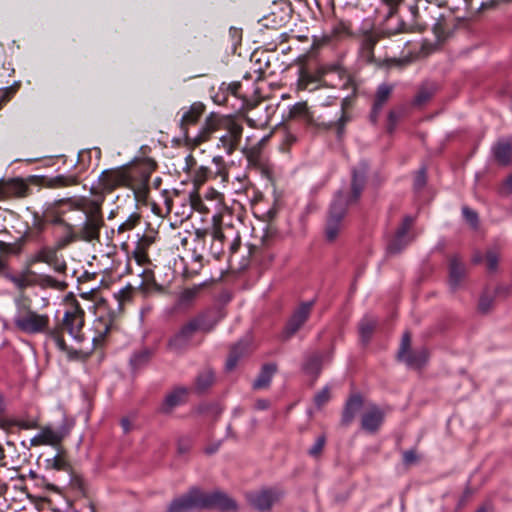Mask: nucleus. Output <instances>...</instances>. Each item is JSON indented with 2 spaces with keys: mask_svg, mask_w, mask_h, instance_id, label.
<instances>
[{
  "mask_svg": "<svg viewBox=\"0 0 512 512\" xmlns=\"http://www.w3.org/2000/svg\"><path fill=\"white\" fill-rule=\"evenodd\" d=\"M103 197L99 199L65 198L55 202V205H68V211L72 216L71 221L79 222L74 224L81 241L92 242L98 240L100 231L104 226L102 212Z\"/></svg>",
  "mask_w": 512,
  "mask_h": 512,
  "instance_id": "obj_1",
  "label": "nucleus"
},
{
  "mask_svg": "<svg viewBox=\"0 0 512 512\" xmlns=\"http://www.w3.org/2000/svg\"><path fill=\"white\" fill-rule=\"evenodd\" d=\"M152 171L153 167L148 164L120 166L102 171L97 181V188L102 194L100 198L118 188L131 189L136 196L144 195Z\"/></svg>",
  "mask_w": 512,
  "mask_h": 512,
  "instance_id": "obj_2",
  "label": "nucleus"
},
{
  "mask_svg": "<svg viewBox=\"0 0 512 512\" xmlns=\"http://www.w3.org/2000/svg\"><path fill=\"white\" fill-rule=\"evenodd\" d=\"M16 312L13 324L22 333L35 335L45 333L59 350L68 352V347L61 334V328H49L50 318L47 314H39L32 309L31 301L25 296L15 299Z\"/></svg>",
  "mask_w": 512,
  "mask_h": 512,
  "instance_id": "obj_3",
  "label": "nucleus"
},
{
  "mask_svg": "<svg viewBox=\"0 0 512 512\" xmlns=\"http://www.w3.org/2000/svg\"><path fill=\"white\" fill-rule=\"evenodd\" d=\"M366 177L364 173L353 171L351 186L348 192L339 191L330 207L329 217L325 229V237L329 242L337 239L343 229V219L347 210L356 205L365 187Z\"/></svg>",
  "mask_w": 512,
  "mask_h": 512,
  "instance_id": "obj_4",
  "label": "nucleus"
},
{
  "mask_svg": "<svg viewBox=\"0 0 512 512\" xmlns=\"http://www.w3.org/2000/svg\"><path fill=\"white\" fill-rule=\"evenodd\" d=\"M224 317L218 308L207 309L183 324L179 330L169 338L167 348L170 352L183 354L191 345L194 335L198 332L209 333Z\"/></svg>",
  "mask_w": 512,
  "mask_h": 512,
  "instance_id": "obj_5",
  "label": "nucleus"
},
{
  "mask_svg": "<svg viewBox=\"0 0 512 512\" xmlns=\"http://www.w3.org/2000/svg\"><path fill=\"white\" fill-rule=\"evenodd\" d=\"M472 2H452V5L444 8L445 11L438 14L434 24V33L438 41L444 40L447 35L462 21L473 19L483 9L493 8L496 2H481L476 8Z\"/></svg>",
  "mask_w": 512,
  "mask_h": 512,
  "instance_id": "obj_6",
  "label": "nucleus"
},
{
  "mask_svg": "<svg viewBox=\"0 0 512 512\" xmlns=\"http://www.w3.org/2000/svg\"><path fill=\"white\" fill-rule=\"evenodd\" d=\"M241 246V235L234 226L225 224L213 228L209 234V247L207 256L219 259L228 250L229 258H232Z\"/></svg>",
  "mask_w": 512,
  "mask_h": 512,
  "instance_id": "obj_7",
  "label": "nucleus"
},
{
  "mask_svg": "<svg viewBox=\"0 0 512 512\" xmlns=\"http://www.w3.org/2000/svg\"><path fill=\"white\" fill-rule=\"evenodd\" d=\"M85 312L81 308L78 301L72 300L68 309L65 311L62 323L55 328H61V334L66 330L69 335L77 342L84 340L83 327H84Z\"/></svg>",
  "mask_w": 512,
  "mask_h": 512,
  "instance_id": "obj_8",
  "label": "nucleus"
},
{
  "mask_svg": "<svg viewBox=\"0 0 512 512\" xmlns=\"http://www.w3.org/2000/svg\"><path fill=\"white\" fill-rule=\"evenodd\" d=\"M220 130L225 133L219 137L218 148H222L228 155H232L237 149L243 133V126L232 117L222 116Z\"/></svg>",
  "mask_w": 512,
  "mask_h": 512,
  "instance_id": "obj_9",
  "label": "nucleus"
},
{
  "mask_svg": "<svg viewBox=\"0 0 512 512\" xmlns=\"http://www.w3.org/2000/svg\"><path fill=\"white\" fill-rule=\"evenodd\" d=\"M59 250L61 249L58 248L55 243L52 246L42 245L27 258V266L30 267L38 263H45L52 267L55 272L65 273L67 270V264L63 259L59 258Z\"/></svg>",
  "mask_w": 512,
  "mask_h": 512,
  "instance_id": "obj_10",
  "label": "nucleus"
},
{
  "mask_svg": "<svg viewBox=\"0 0 512 512\" xmlns=\"http://www.w3.org/2000/svg\"><path fill=\"white\" fill-rule=\"evenodd\" d=\"M202 509H218L222 512H236V501L221 491L204 492L201 490Z\"/></svg>",
  "mask_w": 512,
  "mask_h": 512,
  "instance_id": "obj_11",
  "label": "nucleus"
},
{
  "mask_svg": "<svg viewBox=\"0 0 512 512\" xmlns=\"http://www.w3.org/2000/svg\"><path fill=\"white\" fill-rule=\"evenodd\" d=\"M202 509L201 489L192 487L185 494L173 499L166 512H189Z\"/></svg>",
  "mask_w": 512,
  "mask_h": 512,
  "instance_id": "obj_12",
  "label": "nucleus"
},
{
  "mask_svg": "<svg viewBox=\"0 0 512 512\" xmlns=\"http://www.w3.org/2000/svg\"><path fill=\"white\" fill-rule=\"evenodd\" d=\"M282 493L276 489H262L246 495L249 505L259 512H268L280 500Z\"/></svg>",
  "mask_w": 512,
  "mask_h": 512,
  "instance_id": "obj_13",
  "label": "nucleus"
},
{
  "mask_svg": "<svg viewBox=\"0 0 512 512\" xmlns=\"http://www.w3.org/2000/svg\"><path fill=\"white\" fill-rule=\"evenodd\" d=\"M137 241L134 248L130 252V256L140 266H144L150 263L148 251L150 247L155 243L157 232L153 229H149L144 233H137Z\"/></svg>",
  "mask_w": 512,
  "mask_h": 512,
  "instance_id": "obj_14",
  "label": "nucleus"
},
{
  "mask_svg": "<svg viewBox=\"0 0 512 512\" xmlns=\"http://www.w3.org/2000/svg\"><path fill=\"white\" fill-rule=\"evenodd\" d=\"M384 418L383 410L371 404L361 416V428L367 433L375 434L383 424Z\"/></svg>",
  "mask_w": 512,
  "mask_h": 512,
  "instance_id": "obj_15",
  "label": "nucleus"
},
{
  "mask_svg": "<svg viewBox=\"0 0 512 512\" xmlns=\"http://www.w3.org/2000/svg\"><path fill=\"white\" fill-rule=\"evenodd\" d=\"M188 394L189 389L187 387L178 386L173 388L166 394L163 402L158 408V412L165 415L170 414L176 407L187 401Z\"/></svg>",
  "mask_w": 512,
  "mask_h": 512,
  "instance_id": "obj_16",
  "label": "nucleus"
},
{
  "mask_svg": "<svg viewBox=\"0 0 512 512\" xmlns=\"http://www.w3.org/2000/svg\"><path fill=\"white\" fill-rule=\"evenodd\" d=\"M66 432L63 429H54L51 426L42 427L30 440L31 446L50 445L58 446L65 438Z\"/></svg>",
  "mask_w": 512,
  "mask_h": 512,
  "instance_id": "obj_17",
  "label": "nucleus"
},
{
  "mask_svg": "<svg viewBox=\"0 0 512 512\" xmlns=\"http://www.w3.org/2000/svg\"><path fill=\"white\" fill-rule=\"evenodd\" d=\"M313 305L314 301L304 302L295 310L285 327L286 337H291L304 325L309 318Z\"/></svg>",
  "mask_w": 512,
  "mask_h": 512,
  "instance_id": "obj_18",
  "label": "nucleus"
},
{
  "mask_svg": "<svg viewBox=\"0 0 512 512\" xmlns=\"http://www.w3.org/2000/svg\"><path fill=\"white\" fill-rule=\"evenodd\" d=\"M221 120L222 116L214 113L210 114L206 118L205 123L199 132L194 137H190L189 139L192 140L196 146L208 141L214 132L220 130Z\"/></svg>",
  "mask_w": 512,
  "mask_h": 512,
  "instance_id": "obj_19",
  "label": "nucleus"
},
{
  "mask_svg": "<svg viewBox=\"0 0 512 512\" xmlns=\"http://www.w3.org/2000/svg\"><path fill=\"white\" fill-rule=\"evenodd\" d=\"M37 184L50 188L59 189L79 184V178L74 174H60L56 176H41L36 181Z\"/></svg>",
  "mask_w": 512,
  "mask_h": 512,
  "instance_id": "obj_20",
  "label": "nucleus"
},
{
  "mask_svg": "<svg viewBox=\"0 0 512 512\" xmlns=\"http://www.w3.org/2000/svg\"><path fill=\"white\" fill-rule=\"evenodd\" d=\"M5 200L21 199L31 194L28 183L21 178H13L4 181Z\"/></svg>",
  "mask_w": 512,
  "mask_h": 512,
  "instance_id": "obj_21",
  "label": "nucleus"
},
{
  "mask_svg": "<svg viewBox=\"0 0 512 512\" xmlns=\"http://www.w3.org/2000/svg\"><path fill=\"white\" fill-rule=\"evenodd\" d=\"M363 407V398L359 394H354L348 398L343 408L342 417H341V425L349 426L356 415L361 411Z\"/></svg>",
  "mask_w": 512,
  "mask_h": 512,
  "instance_id": "obj_22",
  "label": "nucleus"
},
{
  "mask_svg": "<svg viewBox=\"0 0 512 512\" xmlns=\"http://www.w3.org/2000/svg\"><path fill=\"white\" fill-rule=\"evenodd\" d=\"M205 111V106L200 102L193 103L188 109L183 111L180 126L185 132L186 138H190L188 133V126L194 125L200 119Z\"/></svg>",
  "mask_w": 512,
  "mask_h": 512,
  "instance_id": "obj_23",
  "label": "nucleus"
},
{
  "mask_svg": "<svg viewBox=\"0 0 512 512\" xmlns=\"http://www.w3.org/2000/svg\"><path fill=\"white\" fill-rule=\"evenodd\" d=\"M176 204H179L181 207L175 211V214L183 218H189L194 209H199L201 199L196 192H189L188 194H183Z\"/></svg>",
  "mask_w": 512,
  "mask_h": 512,
  "instance_id": "obj_24",
  "label": "nucleus"
},
{
  "mask_svg": "<svg viewBox=\"0 0 512 512\" xmlns=\"http://www.w3.org/2000/svg\"><path fill=\"white\" fill-rule=\"evenodd\" d=\"M7 279L19 290H25L37 285L36 274L29 268L16 274H9Z\"/></svg>",
  "mask_w": 512,
  "mask_h": 512,
  "instance_id": "obj_25",
  "label": "nucleus"
},
{
  "mask_svg": "<svg viewBox=\"0 0 512 512\" xmlns=\"http://www.w3.org/2000/svg\"><path fill=\"white\" fill-rule=\"evenodd\" d=\"M465 275V265L457 256L452 257L449 263V285L452 290L459 288Z\"/></svg>",
  "mask_w": 512,
  "mask_h": 512,
  "instance_id": "obj_26",
  "label": "nucleus"
},
{
  "mask_svg": "<svg viewBox=\"0 0 512 512\" xmlns=\"http://www.w3.org/2000/svg\"><path fill=\"white\" fill-rule=\"evenodd\" d=\"M46 220L39 213H33L31 226L24 232L22 237L27 241L41 240L42 233L46 228Z\"/></svg>",
  "mask_w": 512,
  "mask_h": 512,
  "instance_id": "obj_27",
  "label": "nucleus"
},
{
  "mask_svg": "<svg viewBox=\"0 0 512 512\" xmlns=\"http://www.w3.org/2000/svg\"><path fill=\"white\" fill-rule=\"evenodd\" d=\"M496 161L503 166L510 164L512 159V143L509 139H500L493 146Z\"/></svg>",
  "mask_w": 512,
  "mask_h": 512,
  "instance_id": "obj_28",
  "label": "nucleus"
},
{
  "mask_svg": "<svg viewBox=\"0 0 512 512\" xmlns=\"http://www.w3.org/2000/svg\"><path fill=\"white\" fill-rule=\"evenodd\" d=\"M392 90H393L392 85H389L386 83L379 85L377 92H376L372 112H371V120L373 122H376L377 117H378L379 113L381 112L383 105L389 99V97L392 93Z\"/></svg>",
  "mask_w": 512,
  "mask_h": 512,
  "instance_id": "obj_29",
  "label": "nucleus"
},
{
  "mask_svg": "<svg viewBox=\"0 0 512 512\" xmlns=\"http://www.w3.org/2000/svg\"><path fill=\"white\" fill-rule=\"evenodd\" d=\"M111 320L104 317H99L94 320L92 326V342L95 347L101 345L111 329Z\"/></svg>",
  "mask_w": 512,
  "mask_h": 512,
  "instance_id": "obj_30",
  "label": "nucleus"
},
{
  "mask_svg": "<svg viewBox=\"0 0 512 512\" xmlns=\"http://www.w3.org/2000/svg\"><path fill=\"white\" fill-rule=\"evenodd\" d=\"M413 222H414L413 217H411V216L404 217L401 226L396 231L394 239L388 244L387 250L390 253H398L403 249V246L397 245L398 240H401L407 236Z\"/></svg>",
  "mask_w": 512,
  "mask_h": 512,
  "instance_id": "obj_31",
  "label": "nucleus"
},
{
  "mask_svg": "<svg viewBox=\"0 0 512 512\" xmlns=\"http://www.w3.org/2000/svg\"><path fill=\"white\" fill-rule=\"evenodd\" d=\"M62 228H63L62 235L59 236L55 241V244L57 245L58 248H60L62 250L72 243L81 241L73 223L68 222L67 224L62 226Z\"/></svg>",
  "mask_w": 512,
  "mask_h": 512,
  "instance_id": "obj_32",
  "label": "nucleus"
},
{
  "mask_svg": "<svg viewBox=\"0 0 512 512\" xmlns=\"http://www.w3.org/2000/svg\"><path fill=\"white\" fill-rule=\"evenodd\" d=\"M323 357L324 356L319 353H313L305 358L303 370L307 375L312 377L313 381H315L321 373Z\"/></svg>",
  "mask_w": 512,
  "mask_h": 512,
  "instance_id": "obj_33",
  "label": "nucleus"
},
{
  "mask_svg": "<svg viewBox=\"0 0 512 512\" xmlns=\"http://www.w3.org/2000/svg\"><path fill=\"white\" fill-rule=\"evenodd\" d=\"M248 352L249 344L247 342L240 341L233 346L226 361V369L228 371L233 370L237 366L238 361L248 354Z\"/></svg>",
  "mask_w": 512,
  "mask_h": 512,
  "instance_id": "obj_34",
  "label": "nucleus"
},
{
  "mask_svg": "<svg viewBox=\"0 0 512 512\" xmlns=\"http://www.w3.org/2000/svg\"><path fill=\"white\" fill-rule=\"evenodd\" d=\"M277 370V365L274 363L265 364L258 377L253 382L254 389H263L267 388L271 382L272 376L275 374Z\"/></svg>",
  "mask_w": 512,
  "mask_h": 512,
  "instance_id": "obj_35",
  "label": "nucleus"
},
{
  "mask_svg": "<svg viewBox=\"0 0 512 512\" xmlns=\"http://www.w3.org/2000/svg\"><path fill=\"white\" fill-rule=\"evenodd\" d=\"M428 353L426 350H420L417 352L408 351L404 357H398L400 361H403L407 366L412 368H420L427 361Z\"/></svg>",
  "mask_w": 512,
  "mask_h": 512,
  "instance_id": "obj_36",
  "label": "nucleus"
},
{
  "mask_svg": "<svg viewBox=\"0 0 512 512\" xmlns=\"http://www.w3.org/2000/svg\"><path fill=\"white\" fill-rule=\"evenodd\" d=\"M289 118L297 119L305 123H310L312 121V116L305 102H298L293 105L289 110Z\"/></svg>",
  "mask_w": 512,
  "mask_h": 512,
  "instance_id": "obj_37",
  "label": "nucleus"
},
{
  "mask_svg": "<svg viewBox=\"0 0 512 512\" xmlns=\"http://www.w3.org/2000/svg\"><path fill=\"white\" fill-rule=\"evenodd\" d=\"M495 296L491 293L490 288H485L480 295L477 310L480 314H488L494 308Z\"/></svg>",
  "mask_w": 512,
  "mask_h": 512,
  "instance_id": "obj_38",
  "label": "nucleus"
},
{
  "mask_svg": "<svg viewBox=\"0 0 512 512\" xmlns=\"http://www.w3.org/2000/svg\"><path fill=\"white\" fill-rule=\"evenodd\" d=\"M377 326V320L373 317H364L359 323V333L361 340L364 343H367L373 332L375 327Z\"/></svg>",
  "mask_w": 512,
  "mask_h": 512,
  "instance_id": "obj_39",
  "label": "nucleus"
},
{
  "mask_svg": "<svg viewBox=\"0 0 512 512\" xmlns=\"http://www.w3.org/2000/svg\"><path fill=\"white\" fill-rule=\"evenodd\" d=\"M67 213H71L70 211H68V207L66 209L60 210L49 208L46 211V222L50 223L51 225H57L62 227L69 222L67 219H65V215Z\"/></svg>",
  "mask_w": 512,
  "mask_h": 512,
  "instance_id": "obj_40",
  "label": "nucleus"
},
{
  "mask_svg": "<svg viewBox=\"0 0 512 512\" xmlns=\"http://www.w3.org/2000/svg\"><path fill=\"white\" fill-rule=\"evenodd\" d=\"M214 383V372L211 369L201 371L196 377L195 385L199 392H203Z\"/></svg>",
  "mask_w": 512,
  "mask_h": 512,
  "instance_id": "obj_41",
  "label": "nucleus"
},
{
  "mask_svg": "<svg viewBox=\"0 0 512 512\" xmlns=\"http://www.w3.org/2000/svg\"><path fill=\"white\" fill-rule=\"evenodd\" d=\"M26 243L27 241L22 236L13 243L0 241V252L3 254L18 255L23 251Z\"/></svg>",
  "mask_w": 512,
  "mask_h": 512,
  "instance_id": "obj_42",
  "label": "nucleus"
},
{
  "mask_svg": "<svg viewBox=\"0 0 512 512\" xmlns=\"http://www.w3.org/2000/svg\"><path fill=\"white\" fill-rule=\"evenodd\" d=\"M45 462L46 467L49 469L66 472H70L71 470V466L63 454H58L53 458L46 459Z\"/></svg>",
  "mask_w": 512,
  "mask_h": 512,
  "instance_id": "obj_43",
  "label": "nucleus"
},
{
  "mask_svg": "<svg viewBox=\"0 0 512 512\" xmlns=\"http://www.w3.org/2000/svg\"><path fill=\"white\" fill-rule=\"evenodd\" d=\"M196 236V246L194 248V252H197V250L201 251V253L196 256V258L200 260L207 256V248L209 247V234L206 232L197 231Z\"/></svg>",
  "mask_w": 512,
  "mask_h": 512,
  "instance_id": "obj_44",
  "label": "nucleus"
},
{
  "mask_svg": "<svg viewBox=\"0 0 512 512\" xmlns=\"http://www.w3.org/2000/svg\"><path fill=\"white\" fill-rule=\"evenodd\" d=\"M140 220H141V216L139 213H137V212L131 213L127 217V219L118 226L117 233L124 234L126 232L132 231L140 224Z\"/></svg>",
  "mask_w": 512,
  "mask_h": 512,
  "instance_id": "obj_45",
  "label": "nucleus"
},
{
  "mask_svg": "<svg viewBox=\"0 0 512 512\" xmlns=\"http://www.w3.org/2000/svg\"><path fill=\"white\" fill-rule=\"evenodd\" d=\"M37 285L42 288H54L63 290L66 287L64 282H60L49 275H42L39 279H37Z\"/></svg>",
  "mask_w": 512,
  "mask_h": 512,
  "instance_id": "obj_46",
  "label": "nucleus"
},
{
  "mask_svg": "<svg viewBox=\"0 0 512 512\" xmlns=\"http://www.w3.org/2000/svg\"><path fill=\"white\" fill-rule=\"evenodd\" d=\"M151 357V352L148 349L141 350L134 353L130 359V363L134 368H138L146 364Z\"/></svg>",
  "mask_w": 512,
  "mask_h": 512,
  "instance_id": "obj_47",
  "label": "nucleus"
},
{
  "mask_svg": "<svg viewBox=\"0 0 512 512\" xmlns=\"http://www.w3.org/2000/svg\"><path fill=\"white\" fill-rule=\"evenodd\" d=\"M379 40V36L375 33L366 34L362 40V49L370 57L373 54V49Z\"/></svg>",
  "mask_w": 512,
  "mask_h": 512,
  "instance_id": "obj_48",
  "label": "nucleus"
},
{
  "mask_svg": "<svg viewBox=\"0 0 512 512\" xmlns=\"http://www.w3.org/2000/svg\"><path fill=\"white\" fill-rule=\"evenodd\" d=\"M462 214H463V217L466 220V222L473 229H477L478 228V226H479V217H478V213L475 210L469 208L468 206H463L462 207Z\"/></svg>",
  "mask_w": 512,
  "mask_h": 512,
  "instance_id": "obj_49",
  "label": "nucleus"
},
{
  "mask_svg": "<svg viewBox=\"0 0 512 512\" xmlns=\"http://www.w3.org/2000/svg\"><path fill=\"white\" fill-rule=\"evenodd\" d=\"M183 194H180L178 191L174 190L173 195L170 196L168 191L163 192L164 204L166 206L167 213H171L177 201L180 200Z\"/></svg>",
  "mask_w": 512,
  "mask_h": 512,
  "instance_id": "obj_50",
  "label": "nucleus"
},
{
  "mask_svg": "<svg viewBox=\"0 0 512 512\" xmlns=\"http://www.w3.org/2000/svg\"><path fill=\"white\" fill-rule=\"evenodd\" d=\"M326 444V437L325 435H320L317 437L315 443L312 445V447L308 450V454L313 458H319L324 446Z\"/></svg>",
  "mask_w": 512,
  "mask_h": 512,
  "instance_id": "obj_51",
  "label": "nucleus"
},
{
  "mask_svg": "<svg viewBox=\"0 0 512 512\" xmlns=\"http://www.w3.org/2000/svg\"><path fill=\"white\" fill-rule=\"evenodd\" d=\"M485 258H486L487 269L490 272H495L498 268V263H499V259H500L499 253L496 250H488L486 252Z\"/></svg>",
  "mask_w": 512,
  "mask_h": 512,
  "instance_id": "obj_52",
  "label": "nucleus"
},
{
  "mask_svg": "<svg viewBox=\"0 0 512 512\" xmlns=\"http://www.w3.org/2000/svg\"><path fill=\"white\" fill-rule=\"evenodd\" d=\"M211 174H212V171L208 167H205V166L199 167L196 170L195 175H194V183L196 185L203 184L209 178V176Z\"/></svg>",
  "mask_w": 512,
  "mask_h": 512,
  "instance_id": "obj_53",
  "label": "nucleus"
},
{
  "mask_svg": "<svg viewBox=\"0 0 512 512\" xmlns=\"http://www.w3.org/2000/svg\"><path fill=\"white\" fill-rule=\"evenodd\" d=\"M411 346V335L409 332H405L401 339V344L397 353V357H404L405 354L410 351Z\"/></svg>",
  "mask_w": 512,
  "mask_h": 512,
  "instance_id": "obj_54",
  "label": "nucleus"
},
{
  "mask_svg": "<svg viewBox=\"0 0 512 512\" xmlns=\"http://www.w3.org/2000/svg\"><path fill=\"white\" fill-rule=\"evenodd\" d=\"M330 400V391L328 387L323 388L314 397V403L318 408L324 406Z\"/></svg>",
  "mask_w": 512,
  "mask_h": 512,
  "instance_id": "obj_55",
  "label": "nucleus"
},
{
  "mask_svg": "<svg viewBox=\"0 0 512 512\" xmlns=\"http://www.w3.org/2000/svg\"><path fill=\"white\" fill-rule=\"evenodd\" d=\"M19 88V83H14L13 85L6 87L0 97V104L4 106L16 93Z\"/></svg>",
  "mask_w": 512,
  "mask_h": 512,
  "instance_id": "obj_56",
  "label": "nucleus"
},
{
  "mask_svg": "<svg viewBox=\"0 0 512 512\" xmlns=\"http://www.w3.org/2000/svg\"><path fill=\"white\" fill-rule=\"evenodd\" d=\"M402 459L404 465L411 466L418 462L419 457L414 449H410L402 453Z\"/></svg>",
  "mask_w": 512,
  "mask_h": 512,
  "instance_id": "obj_57",
  "label": "nucleus"
},
{
  "mask_svg": "<svg viewBox=\"0 0 512 512\" xmlns=\"http://www.w3.org/2000/svg\"><path fill=\"white\" fill-rule=\"evenodd\" d=\"M212 162L216 166L215 174L220 176V177H222V179H226L227 178V171H226V167H225V163H224L223 158L221 156H215L213 158Z\"/></svg>",
  "mask_w": 512,
  "mask_h": 512,
  "instance_id": "obj_58",
  "label": "nucleus"
},
{
  "mask_svg": "<svg viewBox=\"0 0 512 512\" xmlns=\"http://www.w3.org/2000/svg\"><path fill=\"white\" fill-rule=\"evenodd\" d=\"M243 153L250 164L257 165L259 163L260 152L257 148L244 149Z\"/></svg>",
  "mask_w": 512,
  "mask_h": 512,
  "instance_id": "obj_59",
  "label": "nucleus"
},
{
  "mask_svg": "<svg viewBox=\"0 0 512 512\" xmlns=\"http://www.w3.org/2000/svg\"><path fill=\"white\" fill-rule=\"evenodd\" d=\"M432 95H433L432 90L423 88L417 93L414 102L417 105H422V104L426 103L428 100H430Z\"/></svg>",
  "mask_w": 512,
  "mask_h": 512,
  "instance_id": "obj_60",
  "label": "nucleus"
},
{
  "mask_svg": "<svg viewBox=\"0 0 512 512\" xmlns=\"http://www.w3.org/2000/svg\"><path fill=\"white\" fill-rule=\"evenodd\" d=\"M322 74L319 73V76L318 77H312L310 74L308 73H304L301 75L299 81H298V87L299 89L301 90H306L308 89V86L310 83L312 82H315L318 80L319 77H321Z\"/></svg>",
  "mask_w": 512,
  "mask_h": 512,
  "instance_id": "obj_61",
  "label": "nucleus"
},
{
  "mask_svg": "<svg viewBox=\"0 0 512 512\" xmlns=\"http://www.w3.org/2000/svg\"><path fill=\"white\" fill-rule=\"evenodd\" d=\"M132 293H133V289L130 286L125 287V288L121 289L118 293H116L115 297H116L119 305H121L125 301H129L132 297Z\"/></svg>",
  "mask_w": 512,
  "mask_h": 512,
  "instance_id": "obj_62",
  "label": "nucleus"
},
{
  "mask_svg": "<svg viewBox=\"0 0 512 512\" xmlns=\"http://www.w3.org/2000/svg\"><path fill=\"white\" fill-rule=\"evenodd\" d=\"M426 183V172L425 169H420L414 179V186L416 189H421Z\"/></svg>",
  "mask_w": 512,
  "mask_h": 512,
  "instance_id": "obj_63",
  "label": "nucleus"
},
{
  "mask_svg": "<svg viewBox=\"0 0 512 512\" xmlns=\"http://www.w3.org/2000/svg\"><path fill=\"white\" fill-rule=\"evenodd\" d=\"M501 193L509 195L512 193V172L504 180L501 188Z\"/></svg>",
  "mask_w": 512,
  "mask_h": 512,
  "instance_id": "obj_64",
  "label": "nucleus"
}]
</instances>
